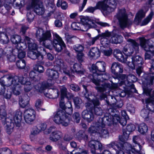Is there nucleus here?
<instances>
[{
    "instance_id": "nucleus-43",
    "label": "nucleus",
    "mask_w": 154,
    "mask_h": 154,
    "mask_svg": "<svg viewBox=\"0 0 154 154\" xmlns=\"http://www.w3.org/2000/svg\"><path fill=\"white\" fill-rule=\"evenodd\" d=\"M7 116L6 107L5 105H1L0 106V120L3 119H6Z\"/></svg>"
},
{
    "instance_id": "nucleus-59",
    "label": "nucleus",
    "mask_w": 154,
    "mask_h": 154,
    "mask_svg": "<svg viewBox=\"0 0 154 154\" xmlns=\"http://www.w3.org/2000/svg\"><path fill=\"white\" fill-rule=\"evenodd\" d=\"M29 50L31 51H38V46L35 43H30L28 45Z\"/></svg>"
},
{
    "instance_id": "nucleus-17",
    "label": "nucleus",
    "mask_w": 154,
    "mask_h": 154,
    "mask_svg": "<svg viewBox=\"0 0 154 154\" xmlns=\"http://www.w3.org/2000/svg\"><path fill=\"white\" fill-rule=\"evenodd\" d=\"M130 59L131 61L128 60L127 64L129 68L132 70L135 69L136 66H142L144 63L142 57L139 55L133 56Z\"/></svg>"
},
{
    "instance_id": "nucleus-22",
    "label": "nucleus",
    "mask_w": 154,
    "mask_h": 154,
    "mask_svg": "<svg viewBox=\"0 0 154 154\" xmlns=\"http://www.w3.org/2000/svg\"><path fill=\"white\" fill-rule=\"evenodd\" d=\"M147 104H146V109H142L140 112V115L143 118L146 119L149 118V115L150 113L152 114L154 112V106L148 104V106Z\"/></svg>"
},
{
    "instance_id": "nucleus-62",
    "label": "nucleus",
    "mask_w": 154,
    "mask_h": 154,
    "mask_svg": "<svg viewBox=\"0 0 154 154\" xmlns=\"http://www.w3.org/2000/svg\"><path fill=\"white\" fill-rule=\"evenodd\" d=\"M84 54L82 52L77 53L76 58L79 63H82L83 61V57Z\"/></svg>"
},
{
    "instance_id": "nucleus-64",
    "label": "nucleus",
    "mask_w": 154,
    "mask_h": 154,
    "mask_svg": "<svg viewBox=\"0 0 154 154\" xmlns=\"http://www.w3.org/2000/svg\"><path fill=\"white\" fill-rule=\"evenodd\" d=\"M141 140V139L138 136H134L133 138V142L135 144H140L139 141Z\"/></svg>"
},
{
    "instance_id": "nucleus-41",
    "label": "nucleus",
    "mask_w": 154,
    "mask_h": 154,
    "mask_svg": "<svg viewBox=\"0 0 154 154\" xmlns=\"http://www.w3.org/2000/svg\"><path fill=\"white\" fill-rule=\"evenodd\" d=\"M26 63L24 59H20L17 61L16 66L17 68L20 69H23L25 68Z\"/></svg>"
},
{
    "instance_id": "nucleus-46",
    "label": "nucleus",
    "mask_w": 154,
    "mask_h": 154,
    "mask_svg": "<svg viewBox=\"0 0 154 154\" xmlns=\"http://www.w3.org/2000/svg\"><path fill=\"white\" fill-rule=\"evenodd\" d=\"M145 14L146 13L143 9H140L138 11L136 17L138 23L140 22L142 19L145 17Z\"/></svg>"
},
{
    "instance_id": "nucleus-10",
    "label": "nucleus",
    "mask_w": 154,
    "mask_h": 154,
    "mask_svg": "<svg viewBox=\"0 0 154 154\" xmlns=\"http://www.w3.org/2000/svg\"><path fill=\"white\" fill-rule=\"evenodd\" d=\"M26 8L28 10L33 9L34 11L39 15H42L45 11L42 2L40 0H31V2L27 5Z\"/></svg>"
},
{
    "instance_id": "nucleus-31",
    "label": "nucleus",
    "mask_w": 154,
    "mask_h": 154,
    "mask_svg": "<svg viewBox=\"0 0 154 154\" xmlns=\"http://www.w3.org/2000/svg\"><path fill=\"white\" fill-rule=\"evenodd\" d=\"M88 55L92 58H98L100 55V51L97 47L92 48L88 53Z\"/></svg>"
},
{
    "instance_id": "nucleus-19",
    "label": "nucleus",
    "mask_w": 154,
    "mask_h": 154,
    "mask_svg": "<svg viewBox=\"0 0 154 154\" xmlns=\"http://www.w3.org/2000/svg\"><path fill=\"white\" fill-rule=\"evenodd\" d=\"M23 117L25 122L27 124H30L35 119V111L32 109H27L25 111Z\"/></svg>"
},
{
    "instance_id": "nucleus-54",
    "label": "nucleus",
    "mask_w": 154,
    "mask_h": 154,
    "mask_svg": "<svg viewBox=\"0 0 154 154\" xmlns=\"http://www.w3.org/2000/svg\"><path fill=\"white\" fill-rule=\"evenodd\" d=\"M26 55V52L21 50H18L17 57L19 59H24Z\"/></svg>"
},
{
    "instance_id": "nucleus-35",
    "label": "nucleus",
    "mask_w": 154,
    "mask_h": 154,
    "mask_svg": "<svg viewBox=\"0 0 154 154\" xmlns=\"http://www.w3.org/2000/svg\"><path fill=\"white\" fill-rule=\"evenodd\" d=\"M138 131L142 134H144L148 131V127L144 123L138 125L137 127Z\"/></svg>"
},
{
    "instance_id": "nucleus-18",
    "label": "nucleus",
    "mask_w": 154,
    "mask_h": 154,
    "mask_svg": "<svg viewBox=\"0 0 154 154\" xmlns=\"http://www.w3.org/2000/svg\"><path fill=\"white\" fill-rule=\"evenodd\" d=\"M117 18L122 29L126 27L129 24L128 16L125 12H121L117 15Z\"/></svg>"
},
{
    "instance_id": "nucleus-56",
    "label": "nucleus",
    "mask_w": 154,
    "mask_h": 154,
    "mask_svg": "<svg viewBox=\"0 0 154 154\" xmlns=\"http://www.w3.org/2000/svg\"><path fill=\"white\" fill-rule=\"evenodd\" d=\"M40 132H41V131L37 126H34L32 128V130L31 131L30 135L35 136L39 134Z\"/></svg>"
},
{
    "instance_id": "nucleus-13",
    "label": "nucleus",
    "mask_w": 154,
    "mask_h": 154,
    "mask_svg": "<svg viewBox=\"0 0 154 154\" xmlns=\"http://www.w3.org/2000/svg\"><path fill=\"white\" fill-rule=\"evenodd\" d=\"M17 77L13 76L12 74H9L7 76V79L8 81V86L11 87L12 91L13 94L16 95L20 94L21 90V86L16 82Z\"/></svg>"
},
{
    "instance_id": "nucleus-5",
    "label": "nucleus",
    "mask_w": 154,
    "mask_h": 154,
    "mask_svg": "<svg viewBox=\"0 0 154 154\" xmlns=\"http://www.w3.org/2000/svg\"><path fill=\"white\" fill-rule=\"evenodd\" d=\"M142 94L144 96H149L152 90L151 86L154 81V72L144 73L142 76Z\"/></svg>"
},
{
    "instance_id": "nucleus-40",
    "label": "nucleus",
    "mask_w": 154,
    "mask_h": 154,
    "mask_svg": "<svg viewBox=\"0 0 154 154\" xmlns=\"http://www.w3.org/2000/svg\"><path fill=\"white\" fill-rule=\"evenodd\" d=\"M153 15V11H151L149 14L143 20L141 24V26H144L147 24L152 20Z\"/></svg>"
},
{
    "instance_id": "nucleus-58",
    "label": "nucleus",
    "mask_w": 154,
    "mask_h": 154,
    "mask_svg": "<svg viewBox=\"0 0 154 154\" xmlns=\"http://www.w3.org/2000/svg\"><path fill=\"white\" fill-rule=\"evenodd\" d=\"M72 117L76 123H78L79 122L81 118L79 112H75L72 115Z\"/></svg>"
},
{
    "instance_id": "nucleus-2",
    "label": "nucleus",
    "mask_w": 154,
    "mask_h": 154,
    "mask_svg": "<svg viewBox=\"0 0 154 154\" xmlns=\"http://www.w3.org/2000/svg\"><path fill=\"white\" fill-rule=\"evenodd\" d=\"M106 66V63L103 61H98L92 65L90 70L92 73L91 79L92 82L94 80L96 82H103L110 79V74L105 72Z\"/></svg>"
},
{
    "instance_id": "nucleus-39",
    "label": "nucleus",
    "mask_w": 154,
    "mask_h": 154,
    "mask_svg": "<svg viewBox=\"0 0 154 154\" xmlns=\"http://www.w3.org/2000/svg\"><path fill=\"white\" fill-rule=\"evenodd\" d=\"M142 148L141 145H138L137 146H136L134 149L131 148V149L128 150V153L129 154H134L136 151L140 154H143L144 153L141 151Z\"/></svg>"
},
{
    "instance_id": "nucleus-14",
    "label": "nucleus",
    "mask_w": 154,
    "mask_h": 154,
    "mask_svg": "<svg viewBox=\"0 0 154 154\" xmlns=\"http://www.w3.org/2000/svg\"><path fill=\"white\" fill-rule=\"evenodd\" d=\"M76 136L78 139L83 140L85 142V144L88 143V144H103L98 139H95L94 137H91V139L89 140L88 136L85 134V132L82 131H79L77 134Z\"/></svg>"
},
{
    "instance_id": "nucleus-30",
    "label": "nucleus",
    "mask_w": 154,
    "mask_h": 154,
    "mask_svg": "<svg viewBox=\"0 0 154 154\" xmlns=\"http://www.w3.org/2000/svg\"><path fill=\"white\" fill-rule=\"evenodd\" d=\"M112 32H109L108 30H106L105 32L102 33L101 34H98L100 37H101V38H105L106 42L103 41H101V43L102 46L105 48V46L107 47L109 46V43H107V39H106V37H109L111 36Z\"/></svg>"
},
{
    "instance_id": "nucleus-1",
    "label": "nucleus",
    "mask_w": 154,
    "mask_h": 154,
    "mask_svg": "<svg viewBox=\"0 0 154 154\" xmlns=\"http://www.w3.org/2000/svg\"><path fill=\"white\" fill-rule=\"evenodd\" d=\"M106 102L108 104L107 112L104 115L103 120H106L107 126H111L113 125L115 126L118 123L122 126L125 125L128 119L121 117L116 107L111 105L108 101Z\"/></svg>"
},
{
    "instance_id": "nucleus-3",
    "label": "nucleus",
    "mask_w": 154,
    "mask_h": 154,
    "mask_svg": "<svg viewBox=\"0 0 154 154\" xmlns=\"http://www.w3.org/2000/svg\"><path fill=\"white\" fill-rule=\"evenodd\" d=\"M68 104L69 106H66L64 110L58 109L54 114L53 120L55 123L58 125L61 124L62 126L66 127L72 121L73 109L71 102L69 101L67 103Z\"/></svg>"
},
{
    "instance_id": "nucleus-21",
    "label": "nucleus",
    "mask_w": 154,
    "mask_h": 154,
    "mask_svg": "<svg viewBox=\"0 0 154 154\" xmlns=\"http://www.w3.org/2000/svg\"><path fill=\"white\" fill-rule=\"evenodd\" d=\"M126 79V83L127 84L126 86L129 87L130 89L134 90V92L136 93L137 90H136L134 84L133 83L136 82L137 80V79L136 77L134 75H129L127 76L125 79Z\"/></svg>"
},
{
    "instance_id": "nucleus-26",
    "label": "nucleus",
    "mask_w": 154,
    "mask_h": 154,
    "mask_svg": "<svg viewBox=\"0 0 154 154\" xmlns=\"http://www.w3.org/2000/svg\"><path fill=\"white\" fill-rule=\"evenodd\" d=\"M85 71L82 63H74L72 69H71V72L73 73H74L75 72H76L77 74L79 75H84Z\"/></svg>"
},
{
    "instance_id": "nucleus-42",
    "label": "nucleus",
    "mask_w": 154,
    "mask_h": 154,
    "mask_svg": "<svg viewBox=\"0 0 154 154\" xmlns=\"http://www.w3.org/2000/svg\"><path fill=\"white\" fill-rule=\"evenodd\" d=\"M21 37L19 35H14L11 38V40L12 44L18 45L21 42Z\"/></svg>"
},
{
    "instance_id": "nucleus-52",
    "label": "nucleus",
    "mask_w": 154,
    "mask_h": 154,
    "mask_svg": "<svg viewBox=\"0 0 154 154\" xmlns=\"http://www.w3.org/2000/svg\"><path fill=\"white\" fill-rule=\"evenodd\" d=\"M50 86L48 82H42L40 86L38 88L40 92H42L45 90Z\"/></svg>"
},
{
    "instance_id": "nucleus-57",
    "label": "nucleus",
    "mask_w": 154,
    "mask_h": 154,
    "mask_svg": "<svg viewBox=\"0 0 154 154\" xmlns=\"http://www.w3.org/2000/svg\"><path fill=\"white\" fill-rule=\"evenodd\" d=\"M11 0H6L4 4V5L7 11L10 10L11 8Z\"/></svg>"
},
{
    "instance_id": "nucleus-15",
    "label": "nucleus",
    "mask_w": 154,
    "mask_h": 154,
    "mask_svg": "<svg viewBox=\"0 0 154 154\" xmlns=\"http://www.w3.org/2000/svg\"><path fill=\"white\" fill-rule=\"evenodd\" d=\"M90 105L88 104L87 106H85L86 109L84 110L82 113V118L88 123L93 121L94 114L93 110Z\"/></svg>"
},
{
    "instance_id": "nucleus-4",
    "label": "nucleus",
    "mask_w": 154,
    "mask_h": 154,
    "mask_svg": "<svg viewBox=\"0 0 154 154\" xmlns=\"http://www.w3.org/2000/svg\"><path fill=\"white\" fill-rule=\"evenodd\" d=\"M23 113L20 109L17 110L13 118L10 119L6 118L4 119V125H6V131L8 134H11L15 126L19 127L21 125V122L22 119Z\"/></svg>"
},
{
    "instance_id": "nucleus-47",
    "label": "nucleus",
    "mask_w": 154,
    "mask_h": 154,
    "mask_svg": "<svg viewBox=\"0 0 154 154\" xmlns=\"http://www.w3.org/2000/svg\"><path fill=\"white\" fill-rule=\"evenodd\" d=\"M73 49L76 53L83 52L84 46L81 44H76L73 46Z\"/></svg>"
},
{
    "instance_id": "nucleus-28",
    "label": "nucleus",
    "mask_w": 154,
    "mask_h": 154,
    "mask_svg": "<svg viewBox=\"0 0 154 154\" xmlns=\"http://www.w3.org/2000/svg\"><path fill=\"white\" fill-rule=\"evenodd\" d=\"M124 55L123 52H122L119 49H117L116 53L114 54V57L119 61L122 62H125L127 63V61H128V59Z\"/></svg>"
},
{
    "instance_id": "nucleus-20",
    "label": "nucleus",
    "mask_w": 154,
    "mask_h": 154,
    "mask_svg": "<svg viewBox=\"0 0 154 154\" xmlns=\"http://www.w3.org/2000/svg\"><path fill=\"white\" fill-rule=\"evenodd\" d=\"M27 56L28 57L32 60L37 59L40 62L44 58L43 55L38 51L28 50Z\"/></svg>"
},
{
    "instance_id": "nucleus-24",
    "label": "nucleus",
    "mask_w": 154,
    "mask_h": 154,
    "mask_svg": "<svg viewBox=\"0 0 154 154\" xmlns=\"http://www.w3.org/2000/svg\"><path fill=\"white\" fill-rule=\"evenodd\" d=\"M30 80L31 81L29 82V85H31L32 83L33 85H35L36 82H38L42 78L41 75L38 73L32 71L29 73Z\"/></svg>"
},
{
    "instance_id": "nucleus-9",
    "label": "nucleus",
    "mask_w": 154,
    "mask_h": 154,
    "mask_svg": "<svg viewBox=\"0 0 154 154\" xmlns=\"http://www.w3.org/2000/svg\"><path fill=\"white\" fill-rule=\"evenodd\" d=\"M53 39L51 41V43L55 51L58 52L62 51L65 53L68 52L66 44L61 38L57 33L53 35Z\"/></svg>"
},
{
    "instance_id": "nucleus-53",
    "label": "nucleus",
    "mask_w": 154,
    "mask_h": 154,
    "mask_svg": "<svg viewBox=\"0 0 154 154\" xmlns=\"http://www.w3.org/2000/svg\"><path fill=\"white\" fill-rule=\"evenodd\" d=\"M44 31L43 29L41 28H38L36 31L35 33V37L37 39L40 40V38L42 36V34L43 33Z\"/></svg>"
},
{
    "instance_id": "nucleus-60",
    "label": "nucleus",
    "mask_w": 154,
    "mask_h": 154,
    "mask_svg": "<svg viewBox=\"0 0 154 154\" xmlns=\"http://www.w3.org/2000/svg\"><path fill=\"white\" fill-rule=\"evenodd\" d=\"M136 69V75L138 77L140 76L141 74L143 72V67L142 66H138Z\"/></svg>"
},
{
    "instance_id": "nucleus-50",
    "label": "nucleus",
    "mask_w": 154,
    "mask_h": 154,
    "mask_svg": "<svg viewBox=\"0 0 154 154\" xmlns=\"http://www.w3.org/2000/svg\"><path fill=\"white\" fill-rule=\"evenodd\" d=\"M34 69L38 73H43L45 69L44 66L40 64H36L34 67Z\"/></svg>"
},
{
    "instance_id": "nucleus-23",
    "label": "nucleus",
    "mask_w": 154,
    "mask_h": 154,
    "mask_svg": "<svg viewBox=\"0 0 154 154\" xmlns=\"http://www.w3.org/2000/svg\"><path fill=\"white\" fill-rule=\"evenodd\" d=\"M51 34L50 30H47L45 32H44L42 34V36L38 40L39 43L41 44L42 42L43 45L48 48V45H46L45 43L46 40H51Z\"/></svg>"
},
{
    "instance_id": "nucleus-29",
    "label": "nucleus",
    "mask_w": 154,
    "mask_h": 154,
    "mask_svg": "<svg viewBox=\"0 0 154 154\" xmlns=\"http://www.w3.org/2000/svg\"><path fill=\"white\" fill-rule=\"evenodd\" d=\"M46 75L51 80H54L58 78L59 73L57 71L51 69H48L46 71Z\"/></svg>"
},
{
    "instance_id": "nucleus-63",
    "label": "nucleus",
    "mask_w": 154,
    "mask_h": 154,
    "mask_svg": "<svg viewBox=\"0 0 154 154\" xmlns=\"http://www.w3.org/2000/svg\"><path fill=\"white\" fill-rule=\"evenodd\" d=\"M13 2L17 8H20L23 6V5L21 0H14Z\"/></svg>"
},
{
    "instance_id": "nucleus-48",
    "label": "nucleus",
    "mask_w": 154,
    "mask_h": 154,
    "mask_svg": "<svg viewBox=\"0 0 154 154\" xmlns=\"http://www.w3.org/2000/svg\"><path fill=\"white\" fill-rule=\"evenodd\" d=\"M90 147L91 148V152L92 153H95V150H99L101 151L104 149L103 145H91Z\"/></svg>"
},
{
    "instance_id": "nucleus-49",
    "label": "nucleus",
    "mask_w": 154,
    "mask_h": 154,
    "mask_svg": "<svg viewBox=\"0 0 154 154\" xmlns=\"http://www.w3.org/2000/svg\"><path fill=\"white\" fill-rule=\"evenodd\" d=\"M13 75V76L17 77V78L16 79V82H17L18 84L20 83V84L23 85H27V82L24 80L25 78L23 76H15L14 75Z\"/></svg>"
},
{
    "instance_id": "nucleus-45",
    "label": "nucleus",
    "mask_w": 154,
    "mask_h": 154,
    "mask_svg": "<svg viewBox=\"0 0 154 154\" xmlns=\"http://www.w3.org/2000/svg\"><path fill=\"white\" fill-rule=\"evenodd\" d=\"M82 87L85 91V92L84 94L85 99L87 98L89 99V97H91L94 95L93 92L91 91H88L87 88V86L84 85H82Z\"/></svg>"
},
{
    "instance_id": "nucleus-6",
    "label": "nucleus",
    "mask_w": 154,
    "mask_h": 154,
    "mask_svg": "<svg viewBox=\"0 0 154 154\" xmlns=\"http://www.w3.org/2000/svg\"><path fill=\"white\" fill-rule=\"evenodd\" d=\"M92 82L96 86L95 88L97 90L98 93H99V99L102 100L107 98L106 94L104 93L107 90H109L115 88V85L113 84H111L109 83L104 82L101 84H100L101 82L96 81L94 80Z\"/></svg>"
},
{
    "instance_id": "nucleus-25",
    "label": "nucleus",
    "mask_w": 154,
    "mask_h": 154,
    "mask_svg": "<svg viewBox=\"0 0 154 154\" xmlns=\"http://www.w3.org/2000/svg\"><path fill=\"white\" fill-rule=\"evenodd\" d=\"M30 96H31L30 94L29 95L26 94L19 97V103L21 107L24 108L29 104Z\"/></svg>"
},
{
    "instance_id": "nucleus-61",
    "label": "nucleus",
    "mask_w": 154,
    "mask_h": 154,
    "mask_svg": "<svg viewBox=\"0 0 154 154\" xmlns=\"http://www.w3.org/2000/svg\"><path fill=\"white\" fill-rule=\"evenodd\" d=\"M70 88L74 91L78 92L80 90L79 86L75 84H71L70 85Z\"/></svg>"
},
{
    "instance_id": "nucleus-32",
    "label": "nucleus",
    "mask_w": 154,
    "mask_h": 154,
    "mask_svg": "<svg viewBox=\"0 0 154 154\" xmlns=\"http://www.w3.org/2000/svg\"><path fill=\"white\" fill-rule=\"evenodd\" d=\"M62 136V133L56 131L52 132L50 139L52 141L57 142L61 137Z\"/></svg>"
},
{
    "instance_id": "nucleus-55",
    "label": "nucleus",
    "mask_w": 154,
    "mask_h": 154,
    "mask_svg": "<svg viewBox=\"0 0 154 154\" xmlns=\"http://www.w3.org/2000/svg\"><path fill=\"white\" fill-rule=\"evenodd\" d=\"M0 154H12L11 150L7 147L0 149Z\"/></svg>"
},
{
    "instance_id": "nucleus-37",
    "label": "nucleus",
    "mask_w": 154,
    "mask_h": 154,
    "mask_svg": "<svg viewBox=\"0 0 154 154\" xmlns=\"http://www.w3.org/2000/svg\"><path fill=\"white\" fill-rule=\"evenodd\" d=\"M68 91L66 88L64 86H62L60 89V98L62 99H64L66 98L68 100H69L71 98V95L69 97L68 96Z\"/></svg>"
},
{
    "instance_id": "nucleus-11",
    "label": "nucleus",
    "mask_w": 154,
    "mask_h": 154,
    "mask_svg": "<svg viewBox=\"0 0 154 154\" xmlns=\"http://www.w3.org/2000/svg\"><path fill=\"white\" fill-rule=\"evenodd\" d=\"M136 127L134 124L131 123L128 124L125 128L123 129L122 135L119 136V144H124L126 143L127 144H131L130 143H126V141L128 138L130 134L134 131Z\"/></svg>"
},
{
    "instance_id": "nucleus-44",
    "label": "nucleus",
    "mask_w": 154,
    "mask_h": 154,
    "mask_svg": "<svg viewBox=\"0 0 154 154\" xmlns=\"http://www.w3.org/2000/svg\"><path fill=\"white\" fill-rule=\"evenodd\" d=\"M57 6L58 7H61L63 10H66L68 7V5L66 1L64 0H58Z\"/></svg>"
},
{
    "instance_id": "nucleus-33",
    "label": "nucleus",
    "mask_w": 154,
    "mask_h": 154,
    "mask_svg": "<svg viewBox=\"0 0 154 154\" xmlns=\"http://www.w3.org/2000/svg\"><path fill=\"white\" fill-rule=\"evenodd\" d=\"M95 7L97 10L99 9L106 11L107 10L109 5L103 1H98L96 3Z\"/></svg>"
},
{
    "instance_id": "nucleus-27",
    "label": "nucleus",
    "mask_w": 154,
    "mask_h": 154,
    "mask_svg": "<svg viewBox=\"0 0 154 154\" xmlns=\"http://www.w3.org/2000/svg\"><path fill=\"white\" fill-rule=\"evenodd\" d=\"M110 37V41L112 44H118L121 43L123 42V38L121 35L112 32Z\"/></svg>"
},
{
    "instance_id": "nucleus-34",
    "label": "nucleus",
    "mask_w": 154,
    "mask_h": 154,
    "mask_svg": "<svg viewBox=\"0 0 154 154\" xmlns=\"http://www.w3.org/2000/svg\"><path fill=\"white\" fill-rule=\"evenodd\" d=\"M4 77L0 78V95H3L5 94L6 87H8V84H6Z\"/></svg>"
},
{
    "instance_id": "nucleus-12",
    "label": "nucleus",
    "mask_w": 154,
    "mask_h": 154,
    "mask_svg": "<svg viewBox=\"0 0 154 154\" xmlns=\"http://www.w3.org/2000/svg\"><path fill=\"white\" fill-rule=\"evenodd\" d=\"M87 102L85 103V106H87L88 104H90V106L93 110L94 115L97 116L102 115L103 113V110L100 107H99L100 105V102L99 98L97 97L95 99H91L89 97V99L87 98H85Z\"/></svg>"
},
{
    "instance_id": "nucleus-16",
    "label": "nucleus",
    "mask_w": 154,
    "mask_h": 154,
    "mask_svg": "<svg viewBox=\"0 0 154 154\" xmlns=\"http://www.w3.org/2000/svg\"><path fill=\"white\" fill-rule=\"evenodd\" d=\"M103 118L104 116L100 119L99 118V120L95 123L94 126L90 127L88 129V132L91 134L98 133V132H99L100 128L105 127L106 126H107L106 121L103 120Z\"/></svg>"
},
{
    "instance_id": "nucleus-36",
    "label": "nucleus",
    "mask_w": 154,
    "mask_h": 154,
    "mask_svg": "<svg viewBox=\"0 0 154 154\" xmlns=\"http://www.w3.org/2000/svg\"><path fill=\"white\" fill-rule=\"evenodd\" d=\"M72 100L76 108L79 109L83 104L82 99L78 97H73Z\"/></svg>"
},
{
    "instance_id": "nucleus-51",
    "label": "nucleus",
    "mask_w": 154,
    "mask_h": 154,
    "mask_svg": "<svg viewBox=\"0 0 154 154\" xmlns=\"http://www.w3.org/2000/svg\"><path fill=\"white\" fill-rule=\"evenodd\" d=\"M140 45L141 48L145 49L147 48L148 44L147 40L144 37H141L139 39Z\"/></svg>"
},
{
    "instance_id": "nucleus-38",
    "label": "nucleus",
    "mask_w": 154,
    "mask_h": 154,
    "mask_svg": "<svg viewBox=\"0 0 154 154\" xmlns=\"http://www.w3.org/2000/svg\"><path fill=\"white\" fill-rule=\"evenodd\" d=\"M145 102L147 106L149 104L154 106V90L152 91L149 96L145 99Z\"/></svg>"
},
{
    "instance_id": "nucleus-8",
    "label": "nucleus",
    "mask_w": 154,
    "mask_h": 154,
    "mask_svg": "<svg viewBox=\"0 0 154 154\" xmlns=\"http://www.w3.org/2000/svg\"><path fill=\"white\" fill-rule=\"evenodd\" d=\"M128 41L130 43L128 46L126 45L123 48V52L127 59L130 60L133 57L131 55L135 51L136 53L138 52L139 44L135 40L131 38L129 39Z\"/></svg>"
},
{
    "instance_id": "nucleus-7",
    "label": "nucleus",
    "mask_w": 154,
    "mask_h": 154,
    "mask_svg": "<svg viewBox=\"0 0 154 154\" xmlns=\"http://www.w3.org/2000/svg\"><path fill=\"white\" fill-rule=\"evenodd\" d=\"M110 71L113 78L119 80H122V82H125L126 75L122 74L123 72V65L119 62H113L110 68Z\"/></svg>"
}]
</instances>
